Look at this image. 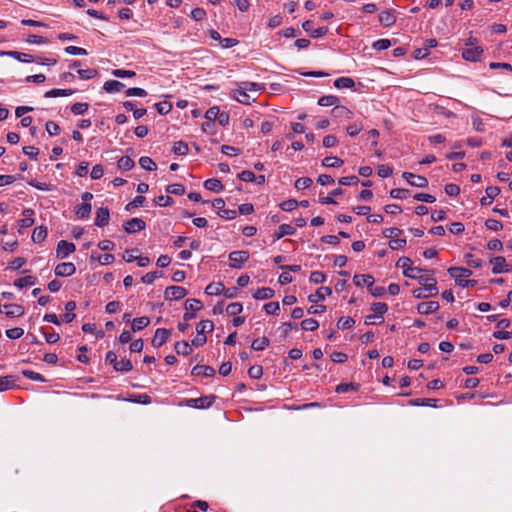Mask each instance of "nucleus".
I'll list each match as a JSON object with an SVG mask.
<instances>
[{
	"instance_id": "e2e57ef3",
	"label": "nucleus",
	"mask_w": 512,
	"mask_h": 512,
	"mask_svg": "<svg viewBox=\"0 0 512 512\" xmlns=\"http://www.w3.org/2000/svg\"><path fill=\"white\" fill-rule=\"evenodd\" d=\"M396 266L403 269L405 275L407 270L412 266V260L409 257H400L396 263Z\"/></svg>"
},
{
	"instance_id": "c9c22d12",
	"label": "nucleus",
	"mask_w": 512,
	"mask_h": 512,
	"mask_svg": "<svg viewBox=\"0 0 512 512\" xmlns=\"http://www.w3.org/2000/svg\"><path fill=\"white\" fill-rule=\"evenodd\" d=\"M175 351L179 355L187 356L192 353L191 345L186 341L176 342Z\"/></svg>"
},
{
	"instance_id": "864d4df0",
	"label": "nucleus",
	"mask_w": 512,
	"mask_h": 512,
	"mask_svg": "<svg viewBox=\"0 0 512 512\" xmlns=\"http://www.w3.org/2000/svg\"><path fill=\"white\" fill-rule=\"evenodd\" d=\"M301 327L305 331H314L319 327V324L315 319L308 318L301 322Z\"/></svg>"
},
{
	"instance_id": "bf43d9fd",
	"label": "nucleus",
	"mask_w": 512,
	"mask_h": 512,
	"mask_svg": "<svg viewBox=\"0 0 512 512\" xmlns=\"http://www.w3.org/2000/svg\"><path fill=\"white\" fill-rule=\"evenodd\" d=\"M312 184V179L309 178V177H301V178H298L296 181H295V188L298 189V190H303V189H306L308 187H310Z\"/></svg>"
},
{
	"instance_id": "f3484780",
	"label": "nucleus",
	"mask_w": 512,
	"mask_h": 512,
	"mask_svg": "<svg viewBox=\"0 0 512 512\" xmlns=\"http://www.w3.org/2000/svg\"><path fill=\"white\" fill-rule=\"evenodd\" d=\"M233 98L237 100L239 103L249 105L251 102H254L255 99L251 98V96L248 94V92L244 89H241L238 87L237 89L233 90Z\"/></svg>"
},
{
	"instance_id": "f257e3e1",
	"label": "nucleus",
	"mask_w": 512,
	"mask_h": 512,
	"mask_svg": "<svg viewBox=\"0 0 512 512\" xmlns=\"http://www.w3.org/2000/svg\"><path fill=\"white\" fill-rule=\"evenodd\" d=\"M418 281L422 285V288L413 290L412 294L415 298L420 299L433 297L438 294L436 279L423 275L418 279Z\"/></svg>"
},
{
	"instance_id": "0e129e2a",
	"label": "nucleus",
	"mask_w": 512,
	"mask_h": 512,
	"mask_svg": "<svg viewBox=\"0 0 512 512\" xmlns=\"http://www.w3.org/2000/svg\"><path fill=\"white\" fill-rule=\"evenodd\" d=\"M22 375L30 380H33V381H39V382L45 381V378L41 374L34 372L32 370H23Z\"/></svg>"
},
{
	"instance_id": "603ef678",
	"label": "nucleus",
	"mask_w": 512,
	"mask_h": 512,
	"mask_svg": "<svg viewBox=\"0 0 512 512\" xmlns=\"http://www.w3.org/2000/svg\"><path fill=\"white\" fill-rule=\"evenodd\" d=\"M410 195V191L404 188H395L390 191V196L394 199H405Z\"/></svg>"
},
{
	"instance_id": "58836bf2",
	"label": "nucleus",
	"mask_w": 512,
	"mask_h": 512,
	"mask_svg": "<svg viewBox=\"0 0 512 512\" xmlns=\"http://www.w3.org/2000/svg\"><path fill=\"white\" fill-rule=\"evenodd\" d=\"M15 386V379L13 376L0 377V392L9 390Z\"/></svg>"
},
{
	"instance_id": "49530a36",
	"label": "nucleus",
	"mask_w": 512,
	"mask_h": 512,
	"mask_svg": "<svg viewBox=\"0 0 512 512\" xmlns=\"http://www.w3.org/2000/svg\"><path fill=\"white\" fill-rule=\"evenodd\" d=\"M203 307V304L200 300L198 299H187L185 301V309L187 311H199L201 310Z\"/></svg>"
},
{
	"instance_id": "2eb2a0df",
	"label": "nucleus",
	"mask_w": 512,
	"mask_h": 512,
	"mask_svg": "<svg viewBox=\"0 0 512 512\" xmlns=\"http://www.w3.org/2000/svg\"><path fill=\"white\" fill-rule=\"evenodd\" d=\"M0 56L13 57V58L17 59L18 61L25 62V63H31V62L35 61V59L33 58L32 55L26 54V53H21L18 51H1Z\"/></svg>"
},
{
	"instance_id": "8fccbe9b",
	"label": "nucleus",
	"mask_w": 512,
	"mask_h": 512,
	"mask_svg": "<svg viewBox=\"0 0 512 512\" xmlns=\"http://www.w3.org/2000/svg\"><path fill=\"white\" fill-rule=\"evenodd\" d=\"M77 73H78L79 77L84 80L92 79L98 75V71L93 68L79 69L77 71Z\"/></svg>"
},
{
	"instance_id": "c03bdc74",
	"label": "nucleus",
	"mask_w": 512,
	"mask_h": 512,
	"mask_svg": "<svg viewBox=\"0 0 512 512\" xmlns=\"http://www.w3.org/2000/svg\"><path fill=\"white\" fill-rule=\"evenodd\" d=\"M140 166L147 171H154L156 170L157 166L155 162L148 156H143L139 159Z\"/></svg>"
},
{
	"instance_id": "0eeeda50",
	"label": "nucleus",
	"mask_w": 512,
	"mask_h": 512,
	"mask_svg": "<svg viewBox=\"0 0 512 512\" xmlns=\"http://www.w3.org/2000/svg\"><path fill=\"white\" fill-rule=\"evenodd\" d=\"M24 307L18 304L0 305V313H4L7 317H20L24 314Z\"/></svg>"
},
{
	"instance_id": "39448f33",
	"label": "nucleus",
	"mask_w": 512,
	"mask_h": 512,
	"mask_svg": "<svg viewBox=\"0 0 512 512\" xmlns=\"http://www.w3.org/2000/svg\"><path fill=\"white\" fill-rule=\"evenodd\" d=\"M75 250H76V246L74 243L67 242L65 240H61L57 244L56 257L58 259H65L71 253H73Z\"/></svg>"
},
{
	"instance_id": "7ed1b4c3",
	"label": "nucleus",
	"mask_w": 512,
	"mask_h": 512,
	"mask_svg": "<svg viewBox=\"0 0 512 512\" xmlns=\"http://www.w3.org/2000/svg\"><path fill=\"white\" fill-rule=\"evenodd\" d=\"M249 259V252L245 250L233 251L229 254V265L232 268L239 269Z\"/></svg>"
},
{
	"instance_id": "de8ad7c7",
	"label": "nucleus",
	"mask_w": 512,
	"mask_h": 512,
	"mask_svg": "<svg viewBox=\"0 0 512 512\" xmlns=\"http://www.w3.org/2000/svg\"><path fill=\"white\" fill-rule=\"evenodd\" d=\"M238 87L246 90L247 92L258 91L262 88L261 84L256 83V82H249V81H244V82L238 83Z\"/></svg>"
},
{
	"instance_id": "4c0bfd02",
	"label": "nucleus",
	"mask_w": 512,
	"mask_h": 512,
	"mask_svg": "<svg viewBox=\"0 0 512 512\" xmlns=\"http://www.w3.org/2000/svg\"><path fill=\"white\" fill-rule=\"evenodd\" d=\"M74 93L72 89H52L45 93L46 98L51 97H60V96H70Z\"/></svg>"
},
{
	"instance_id": "5fc2aeb1",
	"label": "nucleus",
	"mask_w": 512,
	"mask_h": 512,
	"mask_svg": "<svg viewBox=\"0 0 512 512\" xmlns=\"http://www.w3.org/2000/svg\"><path fill=\"white\" fill-rule=\"evenodd\" d=\"M355 324V320L351 317H341L337 322V327L339 329L345 330L353 327Z\"/></svg>"
},
{
	"instance_id": "a878e982",
	"label": "nucleus",
	"mask_w": 512,
	"mask_h": 512,
	"mask_svg": "<svg viewBox=\"0 0 512 512\" xmlns=\"http://www.w3.org/2000/svg\"><path fill=\"white\" fill-rule=\"evenodd\" d=\"M34 211L32 209H25L23 211V216L21 220H19L18 224L21 228H28L34 224L33 219Z\"/></svg>"
},
{
	"instance_id": "3c124183",
	"label": "nucleus",
	"mask_w": 512,
	"mask_h": 512,
	"mask_svg": "<svg viewBox=\"0 0 512 512\" xmlns=\"http://www.w3.org/2000/svg\"><path fill=\"white\" fill-rule=\"evenodd\" d=\"M427 273L429 272L428 270H423L421 268H418V267H410L406 274L404 275L405 277H409V278H412V279H419L420 277L423 276L422 273Z\"/></svg>"
},
{
	"instance_id": "680f3d73",
	"label": "nucleus",
	"mask_w": 512,
	"mask_h": 512,
	"mask_svg": "<svg viewBox=\"0 0 512 512\" xmlns=\"http://www.w3.org/2000/svg\"><path fill=\"white\" fill-rule=\"evenodd\" d=\"M87 103L77 102L71 106V112L75 115H82L88 110Z\"/></svg>"
},
{
	"instance_id": "79ce46f5",
	"label": "nucleus",
	"mask_w": 512,
	"mask_h": 512,
	"mask_svg": "<svg viewBox=\"0 0 512 512\" xmlns=\"http://www.w3.org/2000/svg\"><path fill=\"white\" fill-rule=\"evenodd\" d=\"M339 99L338 97L334 96V95H326V96H322L319 98L318 100V104L320 106H323V107H328V106H333V105H338Z\"/></svg>"
},
{
	"instance_id": "f03ea898",
	"label": "nucleus",
	"mask_w": 512,
	"mask_h": 512,
	"mask_svg": "<svg viewBox=\"0 0 512 512\" xmlns=\"http://www.w3.org/2000/svg\"><path fill=\"white\" fill-rule=\"evenodd\" d=\"M215 400L216 396L214 395L202 396L199 398L186 399L184 401V405L192 408L204 409L212 406Z\"/></svg>"
},
{
	"instance_id": "bb28decb",
	"label": "nucleus",
	"mask_w": 512,
	"mask_h": 512,
	"mask_svg": "<svg viewBox=\"0 0 512 512\" xmlns=\"http://www.w3.org/2000/svg\"><path fill=\"white\" fill-rule=\"evenodd\" d=\"M274 296V290L269 288V287H263V288H258L254 294H253V297L256 299V300H265V299H270Z\"/></svg>"
},
{
	"instance_id": "09e8293b",
	"label": "nucleus",
	"mask_w": 512,
	"mask_h": 512,
	"mask_svg": "<svg viewBox=\"0 0 512 512\" xmlns=\"http://www.w3.org/2000/svg\"><path fill=\"white\" fill-rule=\"evenodd\" d=\"M343 190L341 188H337L333 190L329 196L320 198V203L322 204H336L334 197L342 195Z\"/></svg>"
},
{
	"instance_id": "2f4dec72",
	"label": "nucleus",
	"mask_w": 512,
	"mask_h": 512,
	"mask_svg": "<svg viewBox=\"0 0 512 512\" xmlns=\"http://www.w3.org/2000/svg\"><path fill=\"white\" fill-rule=\"evenodd\" d=\"M224 291V285L221 282H213L207 285L205 293L207 295H220Z\"/></svg>"
},
{
	"instance_id": "ea45409f",
	"label": "nucleus",
	"mask_w": 512,
	"mask_h": 512,
	"mask_svg": "<svg viewBox=\"0 0 512 512\" xmlns=\"http://www.w3.org/2000/svg\"><path fill=\"white\" fill-rule=\"evenodd\" d=\"M268 346H269V339L267 337H260V338L254 339L251 344V348L255 351L264 350Z\"/></svg>"
},
{
	"instance_id": "aec40b11",
	"label": "nucleus",
	"mask_w": 512,
	"mask_h": 512,
	"mask_svg": "<svg viewBox=\"0 0 512 512\" xmlns=\"http://www.w3.org/2000/svg\"><path fill=\"white\" fill-rule=\"evenodd\" d=\"M374 282V277L370 274H356L353 277V283L356 286L365 285L367 288H369L371 285L374 284Z\"/></svg>"
},
{
	"instance_id": "b1692460",
	"label": "nucleus",
	"mask_w": 512,
	"mask_h": 512,
	"mask_svg": "<svg viewBox=\"0 0 512 512\" xmlns=\"http://www.w3.org/2000/svg\"><path fill=\"white\" fill-rule=\"evenodd\" d=\"M331 114L335 118H345V119H350L353 115L352 111H350L347 107L341 106V105H336L331 110Z\"/></svg>"
},
{
	"instance_id": "6e6d98bb",
	"label": "nucleus",
	"mask_w": 512,
	"mask_h": 512,
	"mask_svg": "<svg viewBox=\"0 0 512 512\" xmlns=\"http://www.w3.org/2000/svg\"><path fill=\"white\" fill-rule=\"evenodd\" d=\"M242 310H243V306L239 302L230 303L226 308V312L231 316H236V315L240 314L242 312Z\"/></svg>"
},
{
	"instance_id": "13d9d810",
	"label": "nucleus",
	"mask_w": 512,
	"mask_h": 512,
	"mask_svg": "<svg viewBox=\"0 0 512 512\" xmlns=\"http://www.w3.org/2000/svg\"><path fill=\"white\" fill-rule=\"evenodd\" d=\"M173 152L176 155H186L188 153V145L183 141H178L174 143Z\"/></svg>"
},
{
	"instance_id": "c85d7f7f",
	"label": "nucleus",
	"mask_w": 512,
	"mask_h": 512,
	"mask_svg": "<svg viewBox=\"0 0 512 512\" xmlns=\"http://www.w3.org/2000/svg\"><path fill=\"white\" fill-rule=\"evenodd\" d=\"M295 232L296 229L293 226L289 224H282L279 226L278 231L274 234V237L276 239H281L284 236L293 235Z\"/></svg>"
},
{
	"instance_id": "a18cd8bd",
	"label": "nucleus",
	"mask_w": 512,
	"mask_h": 512,
	"mask_svg": "<svg viewBox=\"0 0 512 512\" xmlns=\"http://www.w3.org/2000/svg\"><path fill=\"white\" fill-rule=\"evenodd\" d=\"M344 161L338 157H325L322 160V165L325 167H334L338 168L342 166Z\"/></svg>"
},
{
	"instance_id": "1a4fd4ad",
	"label": "nucleus",
	"mask_w": 512,
	"mask_h": 512,
	"mask_svg": "<svg viewBox=\"0 0 512 512\" xmlns=\"http://www.w3.org/2000/svg\"><path fill=\"white\" fill-rule=\"evenodd\" d=\"M402 177L411 185L419 188H425L428 186V180L419 175H415L410 172H404Z\"/></svg>"
},
{
	"instance_id": "4468645a",
	"label": "nucleus",
	"mask_w": 512,
	"mask_h": 512,
	"mask_svg": "<svg viewBox=\"0 0 512 512\" xmlns=\"http://www.w3.org/2000/svg\"><path fill=\"white\" fill-rule=\"evenodd\" d=\"M110 212L107 207H100L96 211L95 225L104 227L109 223Z\"/></svg>"
},
{
	"instance_id": "6e6552de",
	"label": "nucleus",
	"mask_w": 512,
	"mask_h": 512,
	"mask_svg": "<svg viewBox=\"0 0 512 512\" xmlns=\"http://www.w3.org/2000/svg\"><path fill=\"white\" fill-rule=\"evenodd\" d=\"M187 295V290L181 286H169L165 289L166 300H180Z\"/></svg>"
},
{
	"instance_id": "cd10ccee",
	"label": "nucleus",
	"mask_w": 512,
	"mask_h": 512,
	"mask_svg": "<svg viewBox=\"0 0 512 512\" xmlns=\"http://www.w3.org/2000/svg\"><path fill=\"white\" fill-rule=\"evenodd\" d=\"M149 324H150V319L146 316H142V317L133 319L131 328H132L133 332H137V331L144 329Z\"/></svg>"
},
{
	"instance_id": "e433bc0d",
	"label": "nucleus",
	"mask_w": 512,
	"mask_h": 512,
	"mask_svg": "<svg viewBox=\"0 0 512 512\" xmlns=\"http://www.w3.org/2000/svg\"><path fill=\"white\" fill-rule=\"evenodd\" d=\"M36 282V278L33 276H25L22 278H18L14 281V285L18 288H24L28 286H33Z\"/></svg>"
},
{
	"instance_id": "20e7f679",
	"label": "nucleus",
	"mask_w": 512,
	"mask_h": 512,
	"mask_svg": "<svg viewBox=\"0 0 512 512\" xmlns=\"http://www.w3.org/2000/svg\"><path fill=\"white\" fill-rule=\"evenodd\" d=\"M448 273L455 279L458 286H462L465 278L472 275V271L464 267H450Z\"/></svg>"
},
{
	"instance_id": "052dcab7",
	"label": "nucleus",
	"mask_w": 512,
	"mask_h": 512,
	"mask_svg": "<svg viewBox=\"0 0 512 512\" xmlns=\"http://www.w3.org/2000/svg\"><path fill=\"white\" fill-rule=\"evenodd\" d=\"M166 191L170 194L183 195L185 193V187L182 184H171L168 185Z\"/></svg>"
},
{
	"instance_id": "393cba45",
	"label": "nucleus",
	"mask_w": 512,
	"mask_h": 512,
	"mask_svg": "<svg viewBox=\"0 0 512 512\" xmlns=\"http://www.w3.org/2000/svg\"><path fill=\"white\" fill-rule=\"evenodd\" d=\"M125 85L117 80H108L104 83V89L108 93H117L124 89Z\"/></svg>"
},
{
	"instance_id": "9b49d317",
	"label": "nucleus",
	"mask_w": 512,
	"mask_h": 512,
	"mask_svg": "<svg viewBox=\"0 0 512 512\" xmlns=\"http://www.w3.org/2000/svg\"><path fill=\"white\" fill-rule=\"evenodd\" d=\"M76 267L72 262H62L55 267V275L58 277H68L75 273Z\"/></svg>"
},
{
	"instance_id": "9d476101",
	"label": "nucleus",
	"mask_w": 512,
	"mask_h": 512,
	"mask_svg": "<svg viewBox=\"0 0 512 512\" xmlns=\"http://www.w3.org/2000/svg\"><path fill=\"white\" fill-rule=\"evenodd\" d=\"M145 227L146 224L141 218H132L123 225L124 230L129 234L144 230Z\"/></svg>"
},
{
	"instance_id": "423d86ee",
	"label": "nucleus",
	"mask_w": 512,
	"mask_h": 512,
	"mask_svg": "<svg viewBox=\"0 0 512 512\" xmlns=\"http://www.w3.org/2000/svg\"><path fill=\"white\" fill-rule=\"evenodd\" d=\"M492 267V273L499 274L505 272H511L512 266L506 263V259L502 256L494 257L490 260Z\"/></svg>"
},
{
	"instance_id": "4d7b16f0",
	"label": "nucleus",
	"mask_w": 512,
	"mask_h": 512,
	"mask_svg": "<svg viewBox=\"0 0 512 512\" xmlns=\"http://www.w3.org/2000/svg\"><path fill=\"white\" fill-rule=\"evenodd\" d=\"M155 108L157 109V112L161 115L168 114L172 109V104L168 101H162L155 104Z\"/></svg>"
},
{
	"instance_id": "774afa93",
	"label": "nucleus",
	"mask_w": 512,
	"mask_h": 512,
	"mask_svg": "<svg viewBox=\"0 0 512 512\" xmlns=\"http://www.w3.org/2000/svg\"><path fill=\"white\" fill-rule=\"evenodd\" d=\"M248 374L252 379H259L263 375V368L260 365L251 366L248 370Z\"/></svg>"
},
{
	"instance_id": "72a5a7b5",
	"label": "nucleus",
	"mask_w": 512,
	"mask_h": 512,
	"mask_svg": "<svg viewBox=\"0 0 512 512\" xmlns=\"http://www.w3.org/2000/svg\"><path fill=\"white\" fill-rule=\"evenodd\" d=\"M355 82L350 77H340L334 81V86L338 89L353 88Z\"/></svg>"
},
{
	"instance_id": "ddd939ff",
	"label": "nucleus",
	"mask_w": 512,
	"mask_h": 512,
	"mask_svg": "<svg viewBox=\"0 0 512 512\" xmlns=\"http://www.w3.org/2000/svg\"><path fill=\"white\" fill-rule=\"evenodd\" d=\"M483 53V49L480 46H474L466 48L462 52V57L467 61H478Z\"/></svg>"
},
{
	"instance_id": "c756f323",
	"label": "nucleus",
	"mask_w": 512,
	"mask_h": 512,
	"mask_svg": "<svg viewBox=\"0 0 512 512\" xmlns=\"http://www.w3.org/2000/svg\"><path fill=\"white\" fill-rule=\"evenodd\" d=\"M92 206L90 203H82L75 208V213L78 218L85 219L90 216Z\"/></svg>"
},
{
	"instance_id": "69168bd1",
	"label": "nucleus",
	"mask_w": 512,
	"mask_h": 512,
	"mask_svg": "<svg viewBox=\"0 0 512 512\" xmlns=\"http://www.w3.org/2000/svg\"><path fill=\"white\" fill-rule=\"evenodd\" d=\"M309 280L314 284H320L326 281V275L320 271H313L310 274Z\"/></svg>"
},
{
	"instance_id": "473e14b6",
	"label": "nucleus",
	"mask_w": 512,
	"mask_h": 512,
	"mask_svg": "<svg viewBox=\"0 0 512 512\" xmlns=\"http://www.w3.org/2000/svg\"><path fill=\"white\" fill-rule=\"evenodd\" d=\"M47 237V228L45 226H38L33 230L32 240L35 243L42 242Z\"/></svg>"
},
{
	"instance_id": "338daca9",
	"label": "nucleus",
	"mask_w": 512,
	"mask_h": 512,
	"mask_svg": "<svg viewBox=\"0 0 512 512\" xmlns=\"http://www.w3.org/2000/svg\"><path fill=\"white\" fill-rule=\"evenodd\" d=\"M161 276H162V272L153 271V272H149V273L145 274L141 280L145 284H152L155 281V279H157Z\"/></svg>"
},
{
	"instance_id": "7c9ffc66",
	"label": "nucleus",
	"mask_w": 512,
	"mask_h": 512,
	"mask_svg": "<svg viewBox=\"0 0 512 512\" xmlns=\"http://www.w3.org/2000/svg\"><path fill=\"white\" fill-rule=\"evenodd\" d=\"M204 187L207 189V190H210V191H213V192H220L223 190L224 186L223 184L221 183L220 180L218 179H215V178H211V179H208L204 182Z\"/></svg>"
},
{
	"instance_id": "a211bd4d",
	"label": "nucleus",
	"mask_w": 512,
	"mask_h": 512,
	"mask_svg": "<svg viewBox=\"0 0 512 512\" xmlns=\"http://www.w3.org/2000/svg\"><path fill=\"white\" fill-rule=\"evenodd\" d=\"M332 290L329 287H320L314 294L308 296V300L312 303H316L325 299L326 296H330Z\"/></svg>"
},
{
	"instance_id": "a19ab883",
	"label": "nucleus",
	"mask_w": 512,
	"mask_h": 512,
	"mask_svg": "<svg viewBox=\"0 0 512 512\" xmlns=\"http://www.w3.org/2000/svg\"><path fill=\"white\" fill-rule=\"evenodd\" d=\"M113 368L118 372H129L132 370L133 366L130 360L122 359L120 361H116Z\"/></svg>"
},
{
	"instance_id": "412c9836",
	"label": "nucleus",
	"mask_w": 512,
	"mask_h": 512,
	"mask_svg": "<svg viewBox=\"0 0 512 512\" xmlns=\"http://www.w3.org/2000/svg\"><path fill=\"white\" fill-rule=\"evenodd\" d=\"M192 374L196 376L213 377L215 375V370L208 365H196L192 369Z\"/></svg>"
},
{
	"instance_id": "37998d69",
	"label": "nucleus",
	"mask_w": 512,
	"mask_h": 512,
	"mask_svg": "<svg viewBox=\"0 0 512 512\" xmlns=\"http://www.w3.org/2000/svg\"><path fill=\"white\" fill-rule=\"evenodd\" d=\"M117 164H118V168L121 170H124V171L131 170L135 165L134 161L128 156L121 157L118 160Z\"/></svg>"
},
{
	"instance_id": "dca6fc26",
	"label": "nucleus",
	"mask_w": 512,
	"mask_h": 512,
	"mask_svg": "<svg viewBox=\"0 0 512 512\" xmlns=\"http://www.w3.org/2000/svg\"><path fill=\"white\" fill-rule=\"evenodd\" d=\"M486 195L480 199L482 206H488L492 203L493 199L499 195L500 189L497 186H489L485 190Z\"/></svg>"
},
{
	"instance_id": "f8f14e48",
	"label": "nucleus",
	"mask_w": 512,
	"mask_h": 512,
	"mask_svg": "<svg viewBox=\"0 0 512 512\" xmlns=\"http://www.w3.org/2000/svg\"><path fill=\"white\" fill-rule=\"evenodd\" d=\"M170 334H171L170 330L165 329V328H158L155 331L154 337L151 341L152 345L156 348L161 347L163 344L166 343Z\"/></svg>"
},
{
	"instance_id": "4be33fe9",
	"label": "nucleus",
	"mask_w": 512,
	"mask_h": 512,
	"mask_svg": "<svg viewBox=\"0 0 512 512\" xmlns=\"http://www.w3.org/2000/svg\"><path fill=\"white\" fill-rule=\"evenodd\" d=\"M371 310L379 319L378 323H382L384 321L383 315L387 312L388 306L383 302H375L371 305Z\"/></svg>"
},
{
	"instance_id": "6ab92c4d",
	"label": "nucleus",
	"mask_w": 512,
	"mask_h": 512,
	"mask_svg": "<svg viewBox=\"0 0 512 512\" xmlns=\"http://www.w3.org/2000/svg\"><path fill=\"white\" fill-rule=\"evenodd\" d=\"M439 309V303L437 301L421 302L417 305V311L420 314H430Z\"/></svg>"
},
{
	"instance_id": "5701e85b",
	"label": "nucleus",
	"mask_w": 512,
	"mask_h": 512,
	"mask_svg": "<svg viewBox=\"0 0 512 512\" xmlns=\"http://www.w3.org/2000/svg\"><path fill=\"white\" fill-rule=\"evenodd\" d=\"M379 21L385 27H390L396 22V17L392 10H387L379 14Z\"/></svg>"
},
{
	"instance_id": "f704fd0d",
	"label": "nucleus",
	"mask_w": 512,
	"mask_h": 512,
	"mask_svg": "<svg viewBox=\"0 0 512 512\" xmlns=\"http://www.w3.org/2000/svg\"><path fill=\"white\" fill-rule=\"evenodd\" d=\"M214 329V323L211 320H202L196 326L198 334L205 335V332H212Z\"/></svg>"
}]
</instances>
